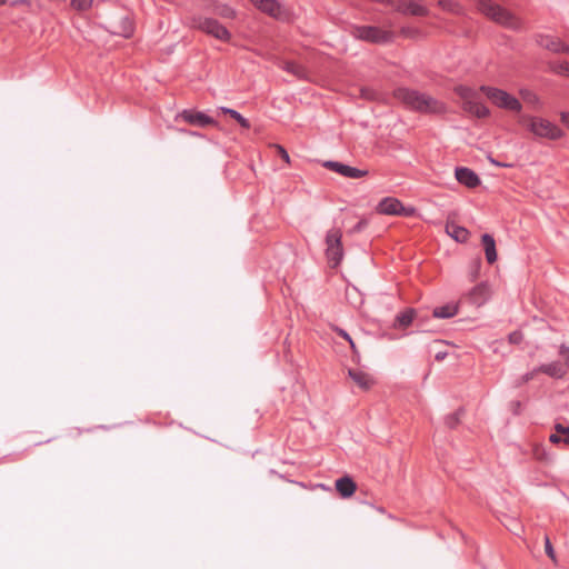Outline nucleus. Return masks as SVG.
<instances>
[{
	"label": "nucleus",
	"mask_w": 569,
	"mask_h": 569,
	"mask_svg": "<svg viewBox=\"0 0 569 569\" xmlns=\"http://www.w3.org/2000/svg\"><path fill=\"white\" fill-rule=\"evenodd\" d=\"M395 97L407 108L421 113H443L446 104L431 96L408 88L395 90Z\"/></svg>",
	"instance_id": "1"
},
{
	"label": "nucleus",
	"mask_w": 569,
	"mask_h": 569,
	"mask_svg": "<svg viewBox=\"0 0 569 569\" xmlns=\"http://www.w3.org/2000/svg\"><path fill=\"white\" fill-rule=\"evenodd\" d=\"M478 9L481 13L499 24L513 30L521 28V21L517 17L491 0H479Z\"/></svg>",
	"instance_id": "2"
},
{
	"label": "nucleus",
	"mask_w": 569,
	"mask_h": 569,
	"mask_svg": "<svg viewBox=\"0 0 569 569\" xmlns=\"http://www.w3.org/2000/svg\"><path fill=\"white\" fill-rule=\"evenodd\" d=\"M479 90L491 101L492 104L500 109L508 111L520 112L522 109L521 102L507 91L490 87L481 86Z\"/></svg>",
	"instance_id": "3"
},
{
	"label": "nucleus",
	"mask_w": 569,
	"mask_h": 569,
	"mask_svg": "<svg viewBox=\"0 0 569 569\" xmlns=\"http://www.w3.org/2000/svg\"><path fill=\"white\" fill-rule=\"evenodd\" d=\"M351 34L359 40L370 43H389L395 40V33L375 26H353Z\"/></svg>",
	"instance_id": "4"
},
{
	"label": "nucleus",
	"mask_w": 569,
	"mask_h": 569,
	"mask_svg": "<svg viewBox=\"0 0 569 569\" xmlns=\"http://www.w3.org/2000/svg\"><path fill=\"white\" fill-rule=\"evenodd\" d=\"M522 121L528 122V129L539 138H546L550 140H558L563 137V131L551 121L538 118V117H528L523 118Z\"/></svg>",
	"instance_id": "5"
},
{
	"label": "nucleus",
	"mask_w": 569,
	"mask_h": 569,
	"mask_svg": "<svg viewBox=\"0 0 569 569\" xmlns=\"http://www.w3.org/2000/svg\"><path fill=\"white\" fill-rule=\"evenodd\" d=\"M326 246L328 263L331 268H337L343 259L342 232L339 228L328 230Z\"/></svg>",
	"instance_id": "6"
},
{
	"label": "nucleus",
	"mask_w": 569,
	"mask_h": 569,
	"mask_svg": "<svg viewBox=\"0 0 569 569\" xmlns=\"http://www.w3.org/2000/svg\"><path fill=\"white\" fill-rule=\"evenodd\" d=\"M193 27L224 42H228L231 38L229 30L218 20L212 18L200 17L198 19H193Z\"/></svg>",
	"instance_id": "7"
},
{
	"label": "nucleus",
	"mask_w": 569,
	"mask_h": 569,
	"mask_svg": "<svg viewBox=\"0 0 569 569\" xmlns=\"http://www.w3.org/2000/svg\"><path fill=\"white\" fill-rule=\"evenodd\" d=\"M380 214L410 217L416 212L413 207H405L402 202L393 197L383 198L376 208Z\"/></svg>",
	"instance_id": "8"
},
{
	"label": "nucleus",
	"mask_w": 569,
	"mask_h": 569,
	"mask_svg": "<svg viewBox=\"0 0 569 569\" xmlns=\"http://www.w3.org/2000/svg\"><path fill=\"white\" fill-rule=\"evenodd\" d=\"M535 41L539 47L552 53L569 54V46L566 44L560 38L556 36L538 33L535 36Z\"/></svg>",
	"instance_id": "9"
},
{
	"label": "nucleus",
	"mask_w": 569,
	"mask_h": 569,
	"mask_svg": "<svg viewBox=\"0 0 569 569\" xmlns=\"http://www.w3.org/2000/svg\"><path fill=\"white\" fill-rule=\"evenodd\" d=\"M392 8L403 16L426 17L429 14V9L426 6L412 0H395Z\"/></svg>",
	"instance_id": "10"
},
{
	"label": "nucleus",
	"mask_w": 569,
	"mask_h": 569,
	"mask_svg": "<svg viewBox=\"0 0 569 569\" xmlns=\"http://www.w3.org/2000/svg\"><path fill=\"white\" fill-rule=\"evenodd\" d=\"M323 166L329 170L351 179H360L369 173L368 170L358 169L338 161H326Z\"/></svg>",
	"instance_id": "11"
},
{
	"label": "nucleus",
	"mask_w": 569,
	"mask_h": 569,
	"mask_svg": "<svg viewBox=\"0 0 569 569\" xmlns=\"http://www.w3.org/2000/svg\"><path fill=\"white\" fill-rule=\"evenodd\" d=\"M178 118L182 119L189 124L202 128L207 126H217V121L213 118L209 117L208 114L201 111L183 110L178 114Z\"/></svg>",
	"instance_id": "12"
},
{
	"label": "nucleus",
	"mask_w": 569,
	"mask_h": 569,
	"mask_svg": "<svg viewBox=\"0 0 569 569\" xmlns=\"http://www.w3.org/2000/svg\"><path fill=\"white\" fill-rule=\"evenodd\" d=\"M261 12L274 18L282 19L284 10L278 0H249Z\"/></svg>",
	"instance_id": "13"
},
{
	"label": "nucleus",
	"mask_w": 569,
	"mask_h": 569,
	"mask_svg": "<svg viewBox=\"0 0 569 569\" xmlns=\"http://www.w3.org/2000/svg\"><path fill=\"white\" fill-rule=\"evenodd\" d=\"M455 177L459 183L467 188H476L481 182L479 176L473 170L466 167L456 168Z\"/></svg>",
	"instance_id": "14"
},
{
	"label": "nucleus",
	"mask_w": 569,
	"mask_h": 569,
	"mask_svg": "<svg viewBox=\"0 0 569 569\" xmlns=\"http://www.w3.org/2000/svg\"><path fill=\"white\" fill-rule=\"evenodd\" d=\"M489 297L490 288L486 282L477 284L468 293L469 301L477 307L482 306L489 299Z\"/></svg>",
	"instance_id": "15"
},
{
	"label": "nucleus",
	"mask_w": 569,
	"mask_h": 569,
	"mask_svg": "<svg viewBox=\"0 0 569 569\" xmlns=\"http://www.w3.org/2000/svg\"><path fill=\"white\" fill-rule=\"evenodd\" d=\"M348 375L352 381L362 390H369L375 383L373 378L365 371L350 369Z\"/></svg>",
	"instance_id": "16"
},
{
	"label": "nucleus",
	"mask_w": 569,
	"mask_h": 569,
	"mask_svg": "<svg viewBox=\"0 0 569 569\" xmlns=\"http://www.w3.org/2000/svg\"><path fill=\"white\" fill-rule=\"evenodd\" d=\"M481 242L485 249L487 262L489 264L495 263L498 258L495 238L489 233H485L481 237Z\"/></svg>",
	"instance_id": "17"
},
{
	"label": "nucleus",
	"mask_w": 569,
	"mask_h": 569,
	"mask_svg": "<svg viewBox=\"0 0 569 569\" xmlns=\"http://www.w3.org/2000/svg\"><path fill=\"white\" fill-rule=\"evenodd\" d=\"M336 489L342 498H349L355 493L357 485L349 476H345L336 480Z\"/></svg>",
	"instance_id": "18"
},
{
	"label": "nucleus",
	"mask_w": 569,
	"mask_h": 569,
	"mask_svg": "<svg viewBox=\"0 0 569 569\" xmlns=\"http://www.w3.org/2000/svg\"><path fill=\"white\" fill-rule=\"evenodd\" d=\"M538 370H540V373H545L555 379H562L566 375V369L559 361L541 365L538 367Z\"/></svg>",
	"instance_id": "19"
},
{
	"label": "nucleus",
	"mask_w": 569,
	"mask_h": 569,
	"mask_svg": "<svg viewBox=\"0 0 569 569\" xmlns=\"http://www.w3.org/2000/svg\"><path fill=\"white\" fill-rule=\"evenodd\" d=\"M462 108L466 112L476 116L479 119H483L490 116V110L481 102L475 100L465 101Z\"/></svg>",
	"instance_id": "20"
},
{
	"label": "nucleus",
	"mask_w": 569,
	"mask_h": 569,
	"mask_svg": "<svg viewBox=\"0 0 569 569\" xmlns=\"http://www.w3.org/2000/svg\"><path fill=\"white\" fill-rule=\"evenodd\" d=\"M459 311V302H449L445 306L436 307L432 311L435 318L449 319Z\"/></svg>",
	"instance_id": "21"
},
{
	"label": "nucleus",
	"mask_w": 569,
	"mask_h": 569,
	"mask_svg": "<svg viewBox=\"0 0 569 569\" xmlns=\"http://www.w3.org/2000/svg\"><path fill=\"white\" fill-rule=\"evenodd\" d=\"M446 230L450 237L460 243H465L469 240L470 232L465 227L455 223H447Z\"/></svg>",
	"instance_id": "22"
},
{
	"label": "nucleus",
	"mask_w": 569,
	"mask_h": 569,
	"mask_svg": "<svg viewBox=\"0 0 569 569\" xmlns=\"http://www.w3.org/2000/svg\"><path fill=\"white\" fill-rule=\"evenodd\" d=\"M415 317H416L415 309H412V308L406 309L405 311L397 315L395 322H393V328H396V329L408 328L412 323Z\"/></svg>",
	"instance_id": "23"
},
{
	"label": "nucleus",
	"mask_w": 569,
	"mask_h": 569,
	"mask_svg": "<svg viewBox=\"0 0 569 569\" xmlns=\"http://www.w3.org/2000/svg\"><path fill=\"white\" fill-rule=\"evenodd\" d=\"M222 113L230 116L233 120H236L243 129L250 128V122L248 119H246L241 113H239L237 110L221 107L219 109Z\"/></svg>",
	"instance_id": "24"
},
{
	"label": "nucleus",
	"mask_w": 569,
	"mask_h": 569,
	"mask_svg": "<svg viewBox=\"0 0 569 569\" xmlns=\"http://www.w3.org/2000/svg\"><path fill=\"white\" fill-rule=\"evenodd\" d=\"M283 70H286L289 73H292L298 79H305L307 77V71L305 67L292 61L286 62L283 66Z\"/></svg>",
	"instance_id": "25"
},
{
	"label": "nucleus",
	"mask_w": 569,
	"mask_h": 569,
	"mask_svg": "<svg viewBox=\"0 0 569 569\" xmlns=\"http://www.w3.org/2000/svg\"><path fill=\"white\" fill-rule=\"evenodd\" d=\"M548 69H549V71H551L556 74L569 77V62L568 61L549 62Z\"/></svg>",
	"instance_id": "26"
},
{
	"label": "nucleus",
	"mask_w": 569,
	"mask_h": 569,
	"mask_svg": "<svg viewBox=\"0 0 569 569\" xmlns=\"http://www.w3.org/2000/svg\"><path fill=\"white\" fill-rule=\"evenodd\" d=\"M455 92L465 101L473 100L477 96L476 91L467 86H458L455 89Z\"/></svg>",
	"instance_id": "27"
},
{
	"label": "nucleus",
	"mask_w": 569,
	"mask_h": 569,
	"mask_svg": "<svg viewBox=\"0 0 569 569\" xmlns=\"http://www.w3.org/2000/svg\"><path fill=\"white\" fill-rule=\"evenodd\" d=\"M463 413V409L459 408L453 413H450L446 417L445 423L449 429H455L460 423V418Z\"/></svg>",
	"instance_id": "28"
},
{
	"label": "nucleus",
	"mask_w": 569,
	"mask_h": 569,
	"mask_svg": "<svg viewBox=\"0 0 569 569\" xmlns=\"http://www.w3.org/2000/svg\"><path fill=\"white\" fill-rule=\"evenodd\" d=\"M332 330H333V331H335L339 337L343 338L346 341H348V342H349L350 348H351V350H352L353 355H357V353H358L357 347H356V345H355V342H353L352 338L350 337V335H349L345 329H342V328H340V327H337V326H333V327H332Z\"/></svg>",
	"instance_id": "29"
},
{
	"label": "nucleus",
	"mask_w": 569,
	"mask_h": 569,
	"mask_svg": "<svg viewBox=\"0 0 569 569\" xmlns=\"http://www.w3.org/2000/svg\"><path fill=\"white\" fill-rule=\"evenodd\" d=\"M555 433H558L562 438V443L569 446V427H565L561 423L555 425Z\"/></svg>",
	"instance_id": "30"
},
{
	"label": "nucleus",
	"mask_w": 569,
	"mask_h": 569,
	"mask_svg": "<svg viewBox=\"0 0 569 569\" xmlns=\"http://www.w3.org/2000/svg\"><path fill=\"white\" fill-rule=\"evenodd\" d=\"M92 6V0H71V7L78 11H86Z\"/></svg>",
	"instance_id": "31"
},
{
	"label": "nucleus",
	"mask_w": 569,
	"mask_h": 569,
	"mask_svg": "<svg viewBox=\"0 0 569 569\" xmlns=\"http://www.w3.org/2000/svg\"><path fill=\"white\" fill-rule=\"evenodd\" d=\"M438 6L441 9L450 12H458L459 10V4L452 0H439Z\"/></svg>",
	"instance_id": "32"
},
{
	"label": "nucleus",
	"mask_w": 569,
	"mask_h": 569,
	"mask_svg": "<svg viewBox=\"0 0 569 569\" xmlns=\"http://www.w3.org/2000/svg\"><path fill=\"white\" fill-rule=\"evenodd\" d=\"M545 550H546V553L547 556L551 559V560H556V555H555V550L552 548V545H551V541L549 539L548 536H545Z\"/></svg>",
	"instance_id": "33"
},
{
	"label": "nucleus",
	"mask_w": 569,
	"mask_h": 569,
	"mask_svg": "<svg viewBox=\"0 0 569 569\" xmlns=\"http://www.w3.org/2000/svg\"><path fill=\"white\" fill-rule=\"evenodd\" d=\"M522 339H523V335L521 331H513V332L509 333V336H508V340L512 345L520 343L522 341Z\"/></svg>",
	"instance_id": "34"
},
{
	"label": "nucleus",
	"mask_w": 569,
	"mask_h": 569,
	"mask_svg": "<svg viewBox=\"0 0 569 569\" xmlns=\"http://www.w3.org/2000/svg\"><path fill=\"white\" fill-rule=\"evenodd\" d=\"M123 22H124L126 27H124L122 36L128 38L133 32V26H132V22L128 18H124Z\"/></svg>",
	"instance_id": "35"
},
{
	"label": "nucleus",
	"mask_w": 569,
	"mask_h": 569,
	"mask_svg": "<svg viewBox=\"0 0 569 569\" xmlns=\"http://www.w3.org/2000/svg\"><path fill=\"white\" fill-rule=\"evenodd\" d=\"M274 148L277 149L278 151V154L287 162V163H290V157H289V153L287 152V150L280 146V144H274Z\"/></svg>",
	"instance_id": "36"
},
{
	"label": "nucleus",
	"mask_w": 569,
	"mask_h": 569,
	"mask_svg": "<svg viewBox=\"0 0 569 569\" xmlns=\"http://www.w3.org/2000/svg\"><path fill=\"white\" fill-rule=\"evenodd\" d=\"M538 373H540V370H538V367L531 370L530 372H527L521 377V382L526 383L530 380H532Z\"/></svg>",
	"instance_id": "37"
},
{
	"label": "nucleus",
	"mask_w": 569,
	"mask_h": 569,
	"mask_svg": "<svg viewBox=\"0 0 569 569\" xmlns=\"http://www.w3.org/2000/svg\"><path fill=\"white\" fill-rule=\"evenodd\" d=\"M220 14L224 18L232 19L236 17V11L232 8L223 7V9L220 11Z\"/></svg>",
	"instance_id": "38"
},
{
	"label": "nucleus",
	"mask_w": 569,
	"mask_h": 569,
	"mask_svg": "<svg viewBox=\"0 0 569 569\" xmlns=\"http://www.w3.org/2000/svg\"><path fill=\"white\" fill-rule=\"evenodd\" d=\"M533 455L539 460L546 459V451H545V449L541 446H537L533 449Z\"/></svg>",
	"instance_id": "39"
},
{
	"label": "nucleus",
	"mask_w": 569,
	"mask_h": 569,
	"mask_svg": "<svg viewBox=\"0 0 569 569\" xmlns=\"http://www.w3.org/2000/svg\"><path fill=\"white\" fill-rule=\"evenodd\" d=\"M400 33L405 37H413L419 33L417 29L401 28Z\"/></svg>",
	"instance_id": "40"
},
{
	"label": "nucleus",
	"mask_w": 569,
	"mask_h": 569,
	"mask_svg": "<svg viewBox=\"0 0 569 569\" xmlns=\"http://www.w3.org/2000/svg\"><path fill=\"white\" fill-rule=\"evenodd\" d=\"M488 160L490 161V163H492L496 167H500V168H510V167H512V164L500 162V161L493 159L491 156H488Z\"/></svg>",
	"instance_id": "41"
},
{
	"label": "nucleus",
	"mask_w": 569,
	"mask_h": 569,
	"mask_svg": "<svg viewBox=\"0 0 569 569\" xmlns=\"http://www.w3.org/2000/svg\"><path fill=\"white\" fill-rule=\"evenodd\" d=\"M560 356L565 357L567 360V363H569V347L561 345L559 348Z\"/></svg>",
	"instance_id": "42"
},
{
	"label": "nucleus",
	"mask_w": 569,
	"mask_h": 569,
	"mask_svg": "<svg viewBox=\"0 0 569 569\" xmlns=\"http://www.w3.org/2000/svg\"><path fill=\"white\" fill-rule=\"evenodd\" d=\"M367 220L366 219H361L352 229L353 232H359L361 231L366 226H367Z\"/></svg>",
	"instance_id": "43"
},
{
	"label": "nucleus",
	"mask_w": 569,
	"mask_h": 569,
	"mask_svg": "<svg viewBox=\"0 0 569 569\" xmlns=\"http://www.w3.org/2000/svg\"><path fill=\"white\" fill-rule=\"evenodd\" d=\"M549 441L552 442V443L558 445V443H562V438L558 433L552 432L549 436Z\"/></svg>",
	"instance_id": "44"
},
{
	"label": "nucleus",
	"mask_w": 569,
	"mask_h": 569,
	"mask_svg": "<svg viewBox=\"0 0 569 569\" xmlns=\"http://www.w3.org/2000/svg\"><path fill=\"white\" fill-rule=\"evenodd\" d=\"M561 121L569 129V112L561 113Z\"/></svg>",
	"instance_id": "45"
},
{
	"label": "nucleus",
	"mask_w": 569,
	"mask_h": 569,
	"mask_svg": "<svg viewBox=\"0 0 569 569\" xmlns=\"http://www.w3.org/2000/svg\"><path fill=\"white\" fill-rule=\"evenodd\" d=\"M446 357H447V352L446 351H439V352L436 353L435 359L437 361H442Z\"/></svg>",
	"instance_id": "46"
},
{
	"label": "nucleus",
	"mask_w": 569,
	"mask_h": 569,
	"mask_svg": "<svg viewBox=\"0 0 569 569\" xmlns=\"http://www.w3.org/2000/svg\"><path fill=\"white\" fill-rule=\"evenodd\" d=\"M7 3V0H0V6H3Z\"/></svg>",
	"instance_id": "47"
}]
</instances>
